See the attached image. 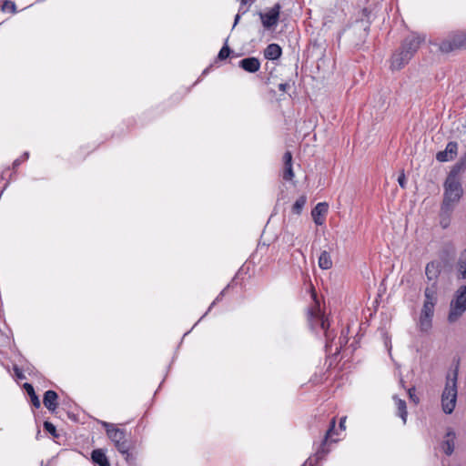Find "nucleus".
Here are the masks:
<instances>
[{
  "label": "nucleus",
  "instance_id": "obj_42",
  "mask_svg": "<svg viewBox=\"0 0 466 466\" xmlns=\"http://www.w3.org/2000/svg\"><path fill=\"white\" fill-rule=\"evenodd\" d=\"M209 68H210V67H207V68L203 71L202 75H206V74H208V72L209 71Z\"/></svg>",
  "mask_w": 466,
  "mask_h": 466
},
{
  "label": "nucleus",
  "instance_id": "obj_14",
  "mask_svg": "<svg viewBox=\"0 0 466 466\" xmlns=\"http://www.w3.org/2000/svg\"><path fill=\"white\" fill-rule=\"evenodd\" d=\"M454 441L455 433L453 431L449 430L446 433L445 440L441 443V450L448 456L451 455L454 451Z\"/></svg>",
  "mask_w": 466,
  "mask_h": 466
},
{
  "label": "nucleus",
  "instance_id": "obj_12",
  "mask_svg": "<svg viewBox=\"0 0 466 466\" xmlns=\"http://www.w3.org/2000/svg\"><path fill=\"white\" fill-rule=\"evenodd\" d=\"M57 399V393L52 390H46L44 394L43 403L48 410L55 411L58 406Z\"/></svg>",
  "mask_w": 466,
  "mask_h": 466
},
{
  "label": "nucleus",
  "instance_id": "obj_24",
  "mask_svg": "<svg viewBox=\"0 0 466 466\" xmlns=\"http://www.w3.org/2000/svg\"><path fill=\"white\" fill-rule=\"evenodd\" d=\"M24 389L27 392V394L30 396L31 402L35 408H39L41 403L39 398L36 396L34 387L30 383H25Z\"/></svg>",
  "mask_w": 466,
  "mask_h": 466
},
{
  "label": "nucleus",
  "instance_id": "obj_5",
  "mask_svg": "<svg viewBox=\"0 0 466 466\" xmlns=\"http://www.w3.org/2000/svg\"><path fill=\"white\" fill-rule=\"evenodd\" d=\"M98 422L105 428L107 437L120 453H125L127 450L130 449V445L126 439L125 430L106 421L99 420Z\"/></svg>",
  "mask_w": 466,
  "mask_h": 466
},
{
  "label": "nucleus",
  "instance_id": "obj_40",
  "mask_svg": "<svg viewBox=\"0 0 466 466\" xmlns=\"http://www.w3.org/2000/svg\"><path fill=\"white\" fill-rule=\"evenodd\" d=\"M239 18H240V15H239V14H238V15L235 16V21H234L233 27H234V26L238 23Z\"/></svg>",
  "mask_w": 466,
  "mask_h": 466
},
{
  "label": "nucleus",
  "instance_id": "obj_25",
  "mask_svg": "<svg viewBox=\"0 0 466 466\" xmlns=\"http://www.w3.org/2000/svg\"><path fill=\"white\" fill-rule=\"evenodd\" d=\"M431 316L420 315L419 326L421 331H428L431 328L432 323Z\"/></svg>",
  "mask_w": 466,
  "mask_h": 466
},
{
  "label": "nucleus",
  "instance_id": "obj_7",
  "mask_svg": "<svg viewBox=\"0 0 466 466\" xmlns=\"http://www.w3.org/2000/svg\"><path fill=\"white\" fill-rule=\"evenodd\" d=\"M466 45V33L457 32L442 40L439 49L442 53H450L455 49L463 47Z\"/></svg>",
  "mask_w": 466,
  "mask_h": 466
},
{
  "label": "nucleus",
  "instance_id": "obj_33",
  "mask_svg": "<svg viewBox=\"0 0 466 466\" xmlns=\"http://www.w3.org/2000/svg\"><path fill=\"white\" fill-rule=\"evenodd\" d=\"M346 343H347V340L345 339V338H341V337H340V338L339 339V343H336V344H335V346H336V347H335V353H336V354H337V353H339V352L340 351V350H341L342 346H343L344 344H346Z\"/></svg>",
  "mask_w": 466,
  "mask_h": 466
},
{
  "label": "nucleus",
  "instance_id": "obj_15",
  "mask_svg": "<svg viewBox=\"0 0 466 466\" xmlns=\"http://www.w3.org/2000/svg\"><path fill=\"white\" fill-rule=\"evenodd\" d=\"M284 160V172L283 178L285 180H291L294 177V172L292 168V154L289 151L285 152L283 156Z\"/></svg>",
  "mask_w": 466,
  "mask_h": 466
},
{
  "label": "nucleus",
  "instance_id": "obj_27",
  "mask_svg": "<svg viewBox=\"0 0 466 466\" xmlns=\"http://www.w3.org/2000/svg\"><path fill=\"white\" fill-rule=\"evenodd\" d=\"M436 304H433L432 302H423V306L420 311V314H423L425 316H431L433 317L434 314V308Z\"/></svg>",
  "mask_w": 466,
  "mask_h": 466
},
{
  "label": "nucleus",
  "instance_id": "obj_35",
  "mask_svg": "<svg viewBox=\"0 0 466 466\" xmlns=\"http://www.w3.org/2000/svg\"><path fill=\"white\" fill-rule=\"evenodd\" d=\"M13 369H14L15 374L17 377V379H19V380L25 379V375L23 374L22 370L16 365H15Z\"/></svg>",
  "mask_w": 466,
  "mask_h": 466
},
{
  "label": "nucleus",
  "instance_id": "obj_22",
  "mask_svg": "<svg viewBox=\"0 0 466 466\" xmlns=\"http://www.w3.org/2000/svg\"><path fill=\"white\" fill-rule=\"evenodd\" d=\"M318 263L321 269H329L332 267V260L329 253L323 250L319 257Z\"/></svg>",
  "mask_w": 466,
  "mask_h": 466
},
{
  "label": "nucleus",
  "instance_id": "obj_31",
  "mask_svg": "<svg viewBox=\"0 0 466 466\" xmlns=\"http://www.w3.org/2000/svg\"><path fill=\"white\" fill-rule=\"evenodd\" d=\"M29 157V153L25 152L20 157L16 158L13 162V168L15 169L22 162L27 160Z\"/></svg>",
  "mask_w": 466,
  "mask_h": 466
},
{
  "label": "nucleus",
  "instance_id": "obj_18",
  "mask_svg": "<svg viewBox=\"0 0 466 466\" xmlns=\"http://www.w3.org/2000/svg\"><path fill=\"white\" fill-rule=\"evenodd\" d=\"M281 47L278 44H269L264 50V56L268 60H275L281 56Z\"/></svg>",
  "mask_w": 466,
  "mask_h": 466
},
{
  "label": "nucleus",
  "instance_id": "obj_8",
  "mask_svg": "<svg viewBox=\"0 0 466 466\" xmlns=\"http://www.w3.org/2000/svg\"><path fill=\"white\" fill-rule=\"evenodd\" d=\"M335 428V418L330 420L329 429L327 431L325 437L321 442L320 447L316 451L313 457H309L301 466H315L319 463L320 460H322L325 455L329 452L328 450L325 449L326 443L329 441L331 433L333 432Z\"/></svg>",
  "mask_w": 466,
  "mask_h": 466
},
{
  "label": "nucleus",
  "instance_id": "obj_36",
  "mask_svg": "<svg viewBox=\"0 0 466 466\" xmlns=\"http://www.w3.org/2000/svg\"><path fill=\"white\" fill-rule=\"evenodd\" d=\"M290 87L289 83H280L279 85V89L282 92H286Z\"/></svg>",
  "mask_w": 466,
  "mask_h": 466
},
{
  "label": "nucleus",
  "instance_id": "obj_30",
  "mask_svg": "<svg viewBox=\"0 0 466 466\" xmlns=\"http://www.w3.org/2000/svg\"><path fill=\"white\" fill-rule=\"evenodd\" d=\"M44 429L49 432L51 435L56 437V426L49 422V421H45L44 422Z\"/></svg>",
  "mask_w": 466,
  "mask_h": 466
},
{
  "label": "nucleus",
  "instance_id": "obj_26",
  "mask_svg": "<svg viewBox=\"0 0 466 466\" xmlns=\"http://www.w3.org/2000/svg\"><path fill=\"white\" fill-rule=\"evenodd\" d=\"M306 201H307V198L305 196H301L299 197L296 201L295 203L293 204V207H292V211L295 213V214H300L303 207L305 206L306 204Z\"/></svg>",
  "mask_w": 466,
  "mask_h": 466
},
{
  "label": "nucleus",
  "instance_id": "obj_34",
  "mask_svg": "<svg viewBox=\"0 0 466 466\" xmlns=\"http://www.w3.org/2000/svg\"><path fill=\"white\" fill-rule=\"evenodd\" d=\"M226 289H227V288H226V289H223V290H222V291L218 295V297L215 299V300H214V301L211 303V305L209 306L208 310H210V309H211V308H212V307H213L217 302H218V301L223 298V296H224V294H225Z\"/></svg>",
  "mask_w": 466,
  "mask_h": 466
},
{
  "label": "nucleus",
  "instance_id": "obj_1",
  "mask_svg": "<svg viewBox=\"0 0 466 466\" xmlns=\"http://www.w3.org/2000/svg\"><path fill=\"white\" fill-rule=\"evenodd\" d=\"M425 41V36L415 33L408 35L402 42L400 50L396 51L391 57L390 67L393 70H400L412 58L420 46Z\"/></svg>",
  "mask_w": 466,
  "mask_h": 466
},
{
  "label": "nucleus",
  "instance_id": "obj_11",
  "mask_svg": "<svg viewBox=\"0 0 466 466\" xmlns=\"http://www.w3.org/2000/svg\"><path fill=\"white\" fill-rule=\"evenodd\" d=\"M329 205L326 202L318 203L315 208L311 210V216L316 225H323L325 218L324 217L328 213Z\"/></svg>",
  "mask_w": 466,
  "mask_h": 466
},
{
  "label": "nucleus",
  "instance_id": "obj_38",
  "mask_svg": "<svg viewBox=\"0 0 466 466\" xmlns=\"http://www.w3.org/2000/svg\"><path fill=\"white\" fill-rule=\"evenodd\" d=\"M125 457V460L129 462L131 460H132V455L131 453L129 452V450H127V452L125 453H122Z\"/></svg>",
  "mask_w": 466,
  "mask_h": 466
},
{
  "label": "nucleus",
  "instance_id": "obj_23",
  "mask_svg": "<svg viewBox=\"0 0 466 466\" xmlns=\"http://www.w3.org/2000/svg\"><path fill=\"white\" fill-rule=\"evenodd\" d=\"M466 165L465 162H459L457 163L450 171L448 177L446 179L451 178L452 181H460L459 175L460 173L465 168Z\"/></svg>",
  "mask_w": 466,
  "mask_h": 466
},
{
  "label": "nucleus",
  "instance_id": "obj_43",
  "mask_svg": "<svg viewBox=\"0 0 466 466\" xmlns=\"http://www.w3.org/2000/svg\"><path fill=\"white\" fill-rule=\"evenodd\" d=\"M208 311L209 310L208 309L207 312L201 318H199V320H202V319L208 314Z\"/></svg>",
  "mask_w": 466,
  "mask_h": 466
},
{
  "label": "nucleus",
  "instance_id": "obj_17",
  "mask_svg": "<svg viewBox=\"0 0 466 466\" xmlns=\"http://www.w3.org/2000/svg\"><path fill=\"white\" fill-rule=\"evenodd\" d=\"M91 459L94 463L99 466H110L109 461L105 451L101 449L94 450L91 453Z\"/></svg>",
  "mask_w": 466,
  "mask_h": 466
},
{
  "label": "nucleus",
  "instance_id": "obj_37",
  "mask_svg": "<svg viewBox=\"0 0 466 466\" xmlns=\"http://www.w3.org/2000/svg\"><path fill=\"white\" fill-rule=\"evenodd\" d=\"M398 182H399V185L401 187H405V176H404V174H402L401 176L399 177Z\"/></svg>",
  "mask_w": 466,
  "mask_h": 466
},
{
  "label": "nucleus",
  "instance_id": "obj_39",
  "mask_svg": "<svg viewBox=\"0 0 466 466\" xmlns=\"http://www.w3.org/2000/svg\"><path fill=\"white\" fill-rule=\"evenodd\" d=\"M345 421H346V417L342 418L339 421V427L340 429H345Z\"/></svg>",
  "mask_w": 466,
  "mask_h": 466
},
{
  "label": "nucleus",
  "instance_id": "obj_6",
  "mask_svg": "<svg viewBox=\"0 0 466 466\" xmlns=\"http://www.w3.org/2000/svg\"><path fill=\"white\" fill-rule=\"evenodd\" d=\"M466 311V286L460 287L450 304L448 321L456 322Z\"/></svg>",
  "mask_w": 466,
  "mask_h": 466
},
{
  "label": "nucleus",
  "instance_id": "obj_3",
  "mask_svg": "<svg viewBox=\"0 0 466 466\" xmlns=\"http://www.w3.org/2000/svg\"><path fill=\"white\" fill-rule=\"evenodd\" d=\"M463 189L460 181H452L451 178L444 182V196L441 204V212L449 215L460 201Z\"/></svg>",
  "mask_w": 466,
  "mask_h": 466
},
{
  "label": "nucleus",
  "instance_id": "obj_2",
  "mask_svg": "<svg viewBox=\"0 0 466 466\" xmlns=\"http://www.w3.org/2000/svg\"><path fill=\"white\" fill-rule=\"evenodd\" d=\"M308 319L313 331L316 333L322 331L324 333L325 350L327 352H331L336 334L334 330L329 329V319L325 317L319 305H315L309 310Z\"/></svg>",
  "mask_w": 466,
  "mask_h": 466
},
{
  "label": "nucleus",
  "instance_id": "obj_16",
  "mask_svg": "<svg viewBox=\"0 0 466 466\" xmlns=\"http://www.w3.org/2000/svg\"><path fill=\"white\" fill-rule=\"evenodd\" d=\"M440 265L438 262H429L425 268V274L429 281L436 282L440 275Z\"/></svg>",
  "mask_w": 466,
  "mask_h": 466
},
{
  "label": "nucleus",
  "instance_id": "obj_9",
  "mask_svg": "<svg viewBox=\"0 0 466 466\" xmlns=\"http://www.w3.org/2000/svg\"><path fill=\"white\" fill-rule=\"evenodd\" d=\"M280 10H281V5L279 3H277L268 12L258 13V15L260 17V20H261V23H262V25L264 26V28L270 29L278 25L279 20Z\"/></svg>",
  "mask_w": 466,
  "mask_h": 466
},
{
  "label": "nucleus",
  "instance_id": "obj_19",
  "mask_svg": "<svg viewBox=\"0 0 466 466\" xmlns=\"http://www.w3.org/2000/svg\"><path fill=\"white\" fill-rule=\"evenodd\" d=\"M437 289L436 282H432L431 285L427 286L424 290V301L436 304L438 301Z\"/></svg>",
  "mask_w": 466,
  "mask_h": 466
},
{
  "label": "nucleus",
  "instance_id": "obj_32",
  "mask_svg": "<svg viewBox=\"0 0 466 466\" xmlns=\"http://www.w3.org/2000/svg\"><path fill=\"white\" fill-rule=\"evenodd\" d=\"M408 394H409V397H410V400H412L416 404L419 402V398L415 394V388L409 389L408 390Z\"/></svg>",
  "mask_w": 466,
  "mask_h": 466
},
{
  "label": "nucleus",
  "instance_id": "obj_20",
  "mask_svg": "<svg viewBox=\"0 0 466 466\" xmlns=\"http://www.w3.org/2000/svg\"><path fill=\"white\" fill-rule=\"evenodd\" d=\"M457 272L461 279H466V248L461 252L457 261Z\"/></svg>",
  "mask_w": 466,
  "mask_h": 466
},
{
  "label": "nucleus",
  "instance_id": "obj_28",
  "mask_svg": "<svg viewBox=\"0 0 466 466\" xmlns=\"http://www.w3.org/2000/svg\"><path fill=\"white\" fill-rule=\"evenodd\" d=\"M1 9L3 12H11L15 14L16 12V5L15 2L10 0H5L1 5Z\"/></svg>",
  "mask_w": 466,
  "mask_h": 466
},
{
  "label": "nucleus",
  "instance_id": "obj_4",
  "mask_svg": "<svg viewBox=\"0 0 466 466\" xmlns=\"http://www.w3.org/2000/svg\"><path fill=\"white\" fill-rule=\"evenodd\" d=\"M457 370L452 376H448L446 384L441 394V407L446 414H451L455 409L457 401Z\"/></svg>",
  "mask_w": 466,
  "mask_h": 466
},
{
  "label": "nucleus",
  "instance_id": "obj_10",
  "mask_svg": "<svg viewBox=\"0 0 466 466\" xmlns=\"http://www.w3.org/2000/svg\"><path fill=\"white\" fill-rule=\"evenodd\" d=\"M458 144L451 141L447 144L445 150L440 151L436 155V159L440 162H447L453 159L457 155Z\"/></svg>",
  "mask_w": 466,
  "mask_h": 466
},
{
  "label": "nucleus",
  "instance_id": "obj_21",
  "mask_svg": "<svg viewBox=\"0 0 466 466\" xmlns=\"http://www.w3.org/2000/svg\"><path fill=\"white\" fill-rule=\"evenodd\" d=\"M393 400L398 410V415L401 418L403 423H406L408 412L405 400L397 396H393Z\"/></svg>",
  "mask_w": 466,
  "mask_h": 466
},
{
  "label": "nucleus",
  "instance_id": "obj_29",
  "mask_svg": "<svg viewBox=\"0 0 466 466\" xmlns=\"http://www.w3.org/2000/svg\"><path fill=\"white\" fill-rule=\"evenodd\" d=\"M229 54L230 48L227 45H225L218 52V58L219 60H224L229 56Z\"/></svg>",
  "mask_w": 466,
  "mask_h": 466
},
{
  "label": "nucleus",
  "instance_id": "obj_13",
  "mask_svg": "<svg viewBox=\"0 0 466 466\" xmlns=\"http://www.w3.org/2000/svg\"><path fill=\"white\" fill-rule=\"evenodd\" d=\"M239 66L248 73H255L258 71L260 62L257 57H247L239 61Z\"/></svg>",
  "mask_w": 466,
  "mask_h": 466
},
{
  "label": "nucleus",
  "instance_id": "obj_41",
  "mask_svg": "<svg viewBox=\"0 0 466 466\" xmlns=\"http://www.w3.org/2000/svg\"><path fill=\"white\" fill-rule=\"evenodd\" d=\"M362 12H363V15H364L366 17H368V16H369L370 11H369L367 8H364V9L362 10Z\"/></svg>",
  "mask_w": 466,
  "mask_h": 466
}]
</instances>
